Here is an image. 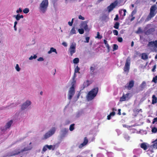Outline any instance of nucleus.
I'll use <instances>...</instances> for the list:
<instances>
[{"label":"nucleus","mask_w":157,"mask_h":157,"mask_svg":"<svg viewBox=\"0 0 157 157\" xmlns=\"http://www.w3.org/2000/svg\"><path fill=\"white\" fill-rule=\"evenodd\" d=\"M98 88V87H95L90 90L88 94L87 99L89 100H91L96 96Z\"/></svg>","instance_id":"f257e3e1"},{"label":"nucleus","mask_w":157,"mask_h":157,"mask_svg":"<svg viewBox=\"0 0 157 157\" xmlns=\"http://www.w3.org/2000/svg\"><path fill=\"white\" fill-rule=\"evenodd\" d=\"M48 5V1H42L39 7L40 12L44 13H45L47 10Z\"/></svg>","instance_id":"f03ea898"},{"label":"nucleus","mask_w":157,"mask_h":157,"mask_svg":"<svg viewBox=\"0 0 157 157\" xmlns=\"http://www.w3.org/2000/svg\"><path fill=\"white\" fill-rule=\"evenodd\" d=\"M131 59L130 57H128L126 60L125 66L124 67V71L125 72L128 73L130 69Z\"/></svg>","instance_id":"7ed1b4c3"},{"label":"nucleus","mask_w":157,"mask_h":157,"mask_svg":"<svg viewBox=\"0 0 157 157\" xmlns=\"http://www.w3.org/2000/svg\"><path fill=\"white\" fill-rule=\"evenodd\" d=\"M56 128L55 127H53L48 132L45 134L44 136V139H46L51 136L55 132Z\"/></svg>","instance_id":"20e7f679"},{"label":"nucleus","mask_w":157,"mask_h":157,"mask_svg":"<svg viewBox=\"0 0 157 157\" xmlns=\"http://www.w3.org/2000/svg\"><path fill=\"white\" fill-rule=\"evenodd\" d=\"M97 64H93L90 67V73L91 75H94L96 73L95 70L98 68Z\"/></svg>","instance_id":"39448f33"},{"label":"nucleus","mask_w":157,"mask_h":157,"mask_svg":"<svg viewBox=\"0 0 157 157\" xmlns=\"http://www.w3.org/2000/svg\"><path fill=\"white\" fill-rule=\"evenodd\" d=\"M151 25L150 24L147 25V26L145 27V30H147L146 31H145L144 33L145 34L147 35H149L151 34L152 33L155 31V29L154 28H151L148 29L149 28V27Z\"/></svg>","instance_id":"423d86ee"},{"label":"nucleus","mask_w":157,"mask_h":157,"mask_svg":"<svg viewBox=\"0 0 157 157\" xmlns=\"http://www.w3.org/2000/svg\"><path fill=\"white\" fill-rule=\"evenodd\" d=\"M75 92V88L71 87L68 92V98L69 100H71Z\"/></svg>","instance_id":"0eeeda50"},{"label":"nucleus","mask_w":157,"mask_h":157,"mask_svg":"<svg viewBox=\"0 0 157 157\" xmlns=\"http://www.w3.org/2000/svg\"><path fill=\"white\" fill-rule=\"evenodd\" d=\"M69 52H70V55L72 56L73 54L76 52V44H71L70 47L68 50Z\"/></svg>","instance_id":"6e6552de"},{"label":"nucleus","mask_w":157,"mask_h":157,"mask_svg":"<svg viewBox=\"0 0 157 157\" xmlns=\"http://www.w3.org/2000/svg\"><path fill=\"white\" fill-rule=\"evenodd\" d=\"M117 1H115L113 3H112L109 6L107 7L108 11L110 12L112 11L113 9L116 7L117 5Z\"/></svg>","instance_id":"1a4fd4ad"},{"label":"nucleus","mask_w":157,"mask_h":157,"mask_svg":"<svg viewBox=\"0 0 157 157\" xmlns=\"http://www.w3.org/2000/svg\"><path fill=\"white\" fill-rule=\"evenodd\" d=\"M134 85V81L133 80H131L129 81L128 83H127L125 86V87L128 90H130L133 86Z\"/></svg>","instance_id":"9d476101"},{"label":"nucleus","mask_w":157,"mask_h":157,"mask_svg":"<svg viewBox=\"0 0 157 157\" xmlns=\"http://www.w3.org/2000/svg\"><path fill=\"white\" fill-rule=\"evenodd\" d=\"M31 104L30 101H26L22 105L21 109L22 110H24L28 106H29Z\"/></svg>","instance_id":"9b49d317"},{"label":"nucleus","mask_w":157,"mask_h":157,"mask_svg":"<svg viewBox=\"0 0 157 157\" xmlns=\"http://www.w3.org/2000/svg\"><path fill=\"white\" fill-rule=\"evenodd\" d=\"M88 143V140L87 137H85L84 139V141L83 142L80 144L78 146L79 148H81L83 147L86 145Z\"/></svg>","instance_id":"f8f14e48"},{"label":"nucleus","mask_w":157,"mask_h":157,"mask_svg":"<svg viewBox=\"0 0 157 157\" xmlns=\"http://www.w3.org/2000/svg\"><path fill=\"white\" fill-rule=\"evenodd\" d=\"M147 144V143H142L140 144V147L144 150H146L150 147L149 145Z\"/></svg>","instance_id":"ddd939ff"},{"label":"nucleus","mask_w":157,"mask_h":157,"mask_svg":"<svg viewBox=\"0 0 157 157\" xmlns=\"http://www.w3.org/2000/svg\"><path fill=\"white\" fill-rule=\"evenodd\" d=\"M21 152L19 149H16L11 153V156H13L18 155Z\"/></svg>","instance_id":"4468645a"},{"label":"nucleus","mask_w":157,"mask_h":157,"mask_svg":"<svg viewBox=\"0 0 157 157\" xmlns=\"http://www.w3.org/2000/svg\"><path fill=\"white\" fill-rule=\"evenodd\" d=\"M146 85V82L144 81H143L139 86V90L142 91L145 88Z\"/></svg>","instance_id":"2eb2a0df"},{"label":"nucleus","mask_w":157,"mask_h":157,"mask_svg":"<svg viewBox=\"0 0 157 157\" xmlns=\"http://www.w3.org/2000/svg\"><path fill=\"white\" fill-rule=\"evenodd\" d=\"M129 95V93L126 94L125 95L123 94L122 96L120 98V101H125L126 100V98L128 97Z\"/></svg>","instance_id":"dca6fc26"},{"label":"nucleus","mask_w":157,"mask_h":157,"mask_svg":"<svg viewBox=\"0 0 157 157\" xmlns=\"http://www.w3.org/2000/svg\"><path fill=\"white\" fill-rule=\"evenodd\" d=\"M87 22L88 21H83L82 24V27L85 30H87L88 29V26L87 25Z\"/></svg>","instance_id":"f3484780"},{"label":"nucleus","mask_w":157,"mask_h":157,"mask_svg":"<svg viewBox=\"0 0 157 157\" xmlns=\"http://www.w3.org/2000/svg\"><path fill=\"white\" fill-rule=\"evenodd\" d=\"M154 45L155 47L157 48V40H155V41H151L149 42L148 44V46H150L151 45Z\"/></svg>","instance_id":"a211bd4d"},{"label":"nucleus","mask_w":157,"mask_h":157,"mask_svg":"<svg viewBox=\"0 0 157 157\" xmlns=\"http://www.w3.org/2000/svg\"><path fill=\"white\" fill-rule=\"evenodd\" d=\"M13 17H15L16 20L18 21L21 18H23L24 16L22 15H20V14H18L17 15H14Z\"/></svg>","instance_id":"6ab92c4d"},{"label":"nucleus","mask_w":157,"mask_h":157,"mask_svg":"<svg viewBox=\"0 0 157 157\" xmlns=\"http://www.w3.org/2000/svg\"><path fill=\"white\" fill-rule=\"evenodd\" d=\"M152 103L153 104L156 103L157 102V98L155 95H153L152 96Z\"/></svg>","instance_id":"aec40b11"},{"label":"nucleus","mask_w":157,"mask_h":157,"mask_svg":"<svg viewBox=\"0 0 157 157\" xmlns=\"http://www.w3.org/2000/svg\"><path fill=\"white\" fill-rule=\"evenodd\" d=\"M12 123H13L12 120H10L9 122H7L6 123V129H7V128H9L10 127Z\"/></svg>","instance_id":"412c9836"},{"label":"nucleus","mask_w":157,"mask_h":157,"mask_svg":"<svg viewBox=\"0 0 157 157\" xmlns=\"http://www.w3.org/2000/svg\"><path fill=\"white\" fill-rule=\"evenodd\" d=\"M90 85L89 81L88 80L84 82L83 84V89L88 86Z\"/></svg>","instance_id":"4be33fe9"},{"label":"nucleus","mask_w":157,"mask_h":157,"mask_svg":"<svg viewBox=\"0 0 157 157\" xmlns=\"http://www.w3.org/2000/svg\"><path fill=\"white\" fill-rule=\"evenodd\" d=\"M52 52H55L56 54L57 53V52H56V49H55V48H54L53 47H52V48H50V50L48 52V54H50Z\"/></svg>","instance_id":"5701e85b"},{"label":"nucleus","mask_w":157,"mask_h":157,"mask_svg":"<svg viewBox=\"0 0 157 157\" xmlns=\"http://www.w3.org/2000/svg\"><path fill=\"white\" fill-rule=\"evenodd\" d=\"M154 144L152 145L154 148L157 149V139L153 142Z\"/></svg>","instance_id":"b1692460"},{"label":"nucleus","mask_w":157,"mask_h":157,"mask_svg":"<svg viewBox=\"0 0 157 157\" xmlns=\"http://www.w3.org/2000/svg\"><path fill=\"white\" fill-rule=\"evenodd\" d=\"M104 43L105 44L106 48H107L108 50V52H109V50H110V47H109V44L107 43V41L105 40H104Z\"/></svg>","instance_id":"393cba45"},{"label":"nucleus","mask_w":157,"mask_h":157,"mask_svg":"<svg viewBox=\"0 0 157 157\" xmlns=\"http://www.w3.org/2000/svg\"><path fill=\"white\" fill-rule=\"evenodd\" d=\"M148 57L147 55L145 53H143L141 56V58L144 60H145L148 59Z\"/></svg>","instance_id":"a878e982"},{"label":"nucleus","mask_w":157,"mask_h":157,"mask_svg":"<svg viewBox=\"0 0 157 157\" xmlns=\"http://www.w3.org/2000/svg\"><path fill=\"white\" fill-rule=\"evenodd\" d=\"M151 132L153 133H155L157 132V128L154 126L151 128Z\"/></svg>","instance_id":"bb28decb"},{"label":"nucleus","mask_w":157,"mask_h":157,"mask_svg":"<svg viewBox=\"0 0 157 157\" xmlns=\"http://www.w3.org/2000/svg\"><path fill=\"white\" fill-rule=\"evenodd\" d=\"M76 33V31L75 27H73L71 29L70 32V34L71 35H73Z\"/></svg>","instance_id":"cd10ccee"},{"label":"nucleus","mask_w":157,"mask_h":157,"mask_svg":"<svg viewBox=\"0 0 157 157\" xmlns=\"http://www.w3.org/2000/svg\"><path fill=\"white\" fill-rule=\"evenodd\" d=\"M120 24L118 22H116L114 24L113 27L116 29H118L119 28Z\"/></svg>","instance_id":"c85d7f7f"},{"label":"nucleus","mask_w":157,"mask_h":157,"mask_svg":"<svg viewBox=\"0 0 157 157\" xmlns=\"http://www.w3.org/2000/svg\"><path fill=\"white\" fill-rule=\"evenodd\" d=\"M74 125H75V124H72L70 125V127H69V130L70 131H72L74 129V128H75Z\"/></svg>","instance_id":"c756f323"},{"label":"nucleus","mask_w":157,"mask_h":157,"mask_svg":"<svg viewBox=\"0 0 157 157\" xmlns=\"http://www.w3.org/2000/svg\"><path fill=\"white\" fill-rule=\"evenodd\" d=\"M102 37V36L101 35H100V33L99 32H98L97 33V36L95 37V38H98V39H101Z\"/></svg>","instance_id":"7c9ffc66"},{"label":"nucleus","mask_w":157,"mask_h":157,"mask_svg":"<svg viewBox=\"0 0 157 157\" xmlns=\"http://www.w3.org/2000/svg\"><path fill=\"white\" fill-rule=\"evenodd\" d=\"M73 63L75 64H77L79 63V59L78 58H75L73 60Z\"/></svg>","instance_id":"2f4dec72"},{"label":"nucleus","mask_w":157,"mask_h":157,"mask_svg":"<svg viewBox=\"0 0 157 157\" xmlns=\"http://www.w3.org/2000/svg\"><path fill=\"white\" fill-rule=\"evenodd\" d=\"M155 6H152L150 8V11L155 12Z\"/></svg>","instance_id":"473e14b6"},{"label":"nucleus","mask_w":157,"mask_h":157,"mask_svg":"<svg viewBox=\"0 0 157 157\" xmlns=\"http://www.w3.org/2000/svg\"><path fill=\"white\" fill-rule=\"evenodd\" d=\"M76 83V82L75 80H73V81L71 83V87L75 88Z\"/></svg>","instance_id":"72a5a7b5"},{"label":"nucleus","mask_w":157,"mask_h":157,"mask_svg":"<svg viewBox=\"0 0 157 157\" xmlns=\"http://www.w3.org/2000/svg\"><path fill=\"white\" fill-rule=\"evenodd\" d=\"M123 126L124 127L126 128H129L130 127H132L133 126H135V125H132L131 126H128L126 124H123Z\"/></svg>","instance_id":"f704fd0d"},{"label":"nucleus","mask_w":157,"mask_h":157,"mask_svg":"<svg viewBox=\"0 0 157 157\" xmlns=\"http://www.w3.org/2000/svg\"><path fill=\"white\" fill-rule=\"evenodd\" d=\"M78 32L80 34H82L84 33V30L82 29H78Z\"/></svg>","instance_id":"c9c22d12"},{"label":"nucleus","mask_w":157,"mask_h":157,"mask_svg":"<svg viewBox=\"0 0 157 157\" xmlns=\"http://www.w3.org/2000/svg\"><path fill=\"white\" fill-rule=\"evenodd\" d=\"M29 10L28 8H26L23 10V12L25 13H27L29 12Z\"/></svg>","instance_id":"e433bc0d"},{"label":"nucleus","mask_w":157,"mask_h":157,"mask_svg":"<svg viewBox=\"0 0 157 157\" xmlns=\"http://www.w3.org/2000/svg\"><path fill=\"white\" fill-rule=\"evenodd\" d=\"M46 145L47 147V148L49 150H50L52 149V150H54V147L53 148V146L52 145Z\"/></svg>","instance_id":"4c0bfd02"},{"label":"nucleus","mask_w":157,"mask_h":157,"mask_svg":"<svg viewBox=\"0 0 157 157\" xmlns=\"http://www.w3.org/2000/svg\"><path fill=\"white\" fill-rule=\"evenodd\" d=\"M118 46L116 44H114L113 46V51H114L118 49Z\"/></svg>","instance_id":"58836bf2"},{"label":"nucleus","mask_w":157,"mask_h":157,"mask_svg":"<svg viewBox=\"0 0 157 157\" xmlns=\"http://www.w3.org/2000/svg\"><path fill=\"white\" fill-rule=\"evenodd\" d=\"M80 70V68L78 67V66H77L75 68V73H77L78 72H79V71Z\"/></svg>","instance_id":"ea45409f"},{"label":"nucleus","mask_w":157,"mask_h":157,"mask_svg":"<svg viewBox=\"0 0 157 157\" xmlns=\"http://www.w3.org/2000/svg\"><path fill=\"white\" fill-rule=\"evenodd\" d=\"M30 150V149L28 148V147H25L24 148V149H22L21 150V152H23L25 151H28L29 150Z\"/></svg>","instance_id":"a19ab883"},{"label":"nucleus","mask_w":157,"mask_h":157,"mask_svg":"<svg viewBox=\"0 0 157 157\" xmlns=\"http://www.w3.org/2000/svg\"><path fill=\"white\" fill-rule=\"evenodd\" d=\"M154 12H155L150 11L149 15L150 16L151 18L153 17L155 15V14L154 13Z\"/></svg>","instance_id":"79ce46f5"},{"label":"nucleus","mask_w":157,"mask_h":157,"mask_svg":"<svg viewBox=\"0 0 157 157\" xmlns=\"http://www.w3.org/2000/svg\"><path fill=\"white\" fill-rule=\"evenodd\" d=\"M152 82L155 83H156L157 82V76H156L155 77H154L152 79Z\"/></svg>","instance_id":"37998d69"},{"label":"nucleus","mask_w":157,"mask_h":157,"mask_svg":"<svg viewBox=\"0 0 157 157\" xmlns=\"http://www.w3.org/2000/svg\"><path fill=\"white\" fill-rule=\"evenodd\" d=\"M113 32L114 34L116 36H117L118 34V31L116 30H113Z\"/></svg>","instance_id":"c03bdc74"},{"label":"nucleus","mask_w":157,"mask_h":157,"mask_svg":"<svg viewBox=\"0 0 157 157\" xmlns=\"http://www.w3.org/2000/svg\"><path fill=\"white\" fill-rule=\"evenodd\" d=\"M15 69L17 71H20V68L19 67L18 64H16L15 67Z\"/></svg>","instance_id":"a18cd8bd"},{"label":"nucleus","mask_w":157,"mask_h":157,"mask_svg":"<svg viewBox=\"0 0 157 157\" xmlns=\"http://www.w3.org/2000/svg\"><path fill=\"white\" fill-rule=\"evenodd\" d=\"M47 147L46 145L43 147L42 149V151L43 152H45L47 150Z\"/></svg>","instance_id":"49530a36"},{"label":"nucleus","mask_w":157,"mask_h":157,"mask_svg":"<svg viewBox=\"0 0 157 157\" xmlns=\"http://www.w3.org/2000/svg\"><path fill=\"white\" fill-rule=\"evenodd\" d=\"M117 40L120 42H121L123 41V39L121 37H119L117 39Z\"/></svg>","instance_id":"de8ad7c7"},{"label":"nucleus","mask_w":157,"mask_h":157,"mask_svg":"<svg viewBox=\"0 0 157 157\" xmlns=\"http://www.w3.org/2000/svg\"><path fill=\"white\" fill-rule=\"evenodd\" d=\"M156 122H157V117H155L153 119L152 123V124H154Z\"/></svg>","instance_id":"09e8293b"},{"label":"nucleus","mask_w":157,"mask_h":157,"mask_svg":"<svg viewBox=\"0 0 157 157\" xmlns=\"http://www.w3.org/2000/svg\"><path fill=\"white\" fill-rule=\"evenodd\" d=\"M156 68V65H155L153 67L151 71L153 72H154L155 71V69Z\"/></svg>","instance_id":"8fccbe9b"},{"label":"nucleus","mask_w":157,"mask_h":157,"mask_svg":"<svg viewBox=\"0 0 157 157\" xmlns=\"http://www.w3.org/2000/svg\"><path fill=\"white\" fill-rule=\"evenodd\" d=\"M78 18L82 20H83L85 19L84 17H82L81 15H80L78 16Z\"/></svg>","instance_id":"3c124183"},{"label":"nucleus","mask_w":157,"mask_h":157,"mask_svg":"<svg viewBox=\"0 0 157 157\" xmlns=\"http://www.w3.org/2000/svg\"><path fill=\"white\" fill-rule=\"evenodd\" d=\"M89 40H90V37H88V36L86 37V41L85 42L86 43H88L89 42Z\"/></svg>","instance_id":"603ef678"},{"label":"nucleus","mask_w":157,"mask_h":157,"mask_svg":"<svg viewBox=\"0 0 157 157\" xmlns=\"http://www.w3.org/2000/svg\"><path fill=\"white\" fill-rule=\"evenodd\" d=\"M22 12V10L20 8H19V9L16 11V12L17 13H19V12L21 13Z\"/></svg>","instance_id":"864d4df0"},{"label":"nucleus","mask_w":157,"mask_h":157,"mask_svg":"<svg viewBox=\"0 0 157 157\" xmlns=\"http://www.w3.org/2000/svg\"><path fill=\"white\" fill-rule=\"evenodd\" d=\"M115 114V112L114 111H113L111 113H110L109 115L111 116H114Z\"/></svg>","instance_id":"5fc2aeb1"},{"label":"nucleus","mask_w":157,"mask_h":157,"mask_svg":"<svg viewBox=\"0 0 157 157\" xmlns=\"http://www.w3.org/2000/svg\"><path fill=\"white\" fill-rule=\"evenodd\" d=\"M44 59L42 57H40L37 59L38 61H43L44 60Z\"/></svg>","instance_id":"6e6d98bb"},{"label":"nucleus","mask_w":157,"mask_h":157,"mask_svg":"<svg viewBox=\"0 0 157 157\" xmlns=\"http://www.w3.org/2000/svg\"><path fill=\"white\" fill-rule=\"evenodd\" d=\"M118 18H119V17H118V14H117L116 15V17H115V18H114V20L115 21H117L118 20Z\"/></svg>","instance_id":"4d7b16f0"},{"label":"nucleus","mask_w":157,"mask_h":157,"mask_svg":"<svg viewBox=\"0 0 157 157\" xmlns=\"http://www.w3.org/2000/svg\"><path fill=\"white\" fill-rule=\"evenodd\" d=\"M121 109H118V113H117V114L118 115H121Z\"/></svg>","instance_id":"13d9d810"},{"label":"nucleus","mask_w":157,"mask_h":157,"mask_svg":"<svg viewBox=\"0 0 157 157\" xmlns=\"http://www.w3.org/2000/svg\"><path fill=\"white\" fill-rule=\"evenodd\" d=\"M111 118V116L109 114L107 116V119L108 120H109Z\"/></svg>","instance_id":"bf43d9fd"},{"label":"nucleus","mask_w":157,"mask_h":157,"mask_svg":"<svg viewBox=\"0 0 157 157\" xmlns=\"http://www.w3.org/2000/svg\"><path fill=\"white\" fill-rule=\"evenodd\" d=\"M62 44H63V45L65 47H66L67 46L66 43L65 42H63L62 43Z\"/></svg>","instance_id":"052dcab7"},{"label":"nucleus","mask_w":157,"mask_h":157,"mask_svg":"<svg viewBox=\"0 0 157 157\" xmlns=\"http://www.w3.org/2000/svg\"><path fill=\"white\" fill-rule=\"evenodd\" d=\"M124 138L125 139H126L127 140H128L129 139V137L128 136L125 135V136H124Z\"/></svg>","instance_id":"680f3d73"},{"label":"nucleus","mask_w":157,"mask_h":157,"mask_svg":"<svg viewBox=\"0 0 157 157\" xmlns=\"http://www.w3.org/2000/svg\"><path fill=\"white\" fill-rule=\"evenodd\" d=\"M68 24L69 25H70V26H71L72 25L73 23H72V22L71 21V22L69 21L68 22Z\"/></svg>","instance_id":"e2e57ef3"},{"label":"nucleus","mask_w":157,"mask_h":157,"mask_svg":"<svg viewBox=\"0 0 157 157\" xmlns=\"http://www.w3.org/2000/svg\"><path fill=\"white\" fill-rule=\"evenodd\" d=\"M76 77V75L75 73L73 77V80H75V78Z\"/></svg>","instance_id":"0e129e2a"},{"label":"nucleus","mask_w":157,"mask_h":157,"mask_svg":"<svg viewBox=\"0 0 157 157\" xmlns=\"http://www.w3.org/2000/svg\"><path fill=\"white\" fill-rule=\"evenodd\" d=\"M134 42L133 41H132V42L131 44V46L132 47H133V46L134 45Z\"/></svg>","instance_id":"69168bd1"},{"label":"nucleus","mask_w":157,"mask_h":157,"mask_svg":"<svg viewBox=\"0 0 157 157\" xmlns=\"http://www.w3.org/2000/svg\"><path fill=\"white\" fill-rule=\"evenodd\" d=\"M37 56L36 55H34V56H33V59H35L37 58Z\"/></svg>","instance_id":"338daca9"},{"label":"nucleus","mask_w":157,"mask_h":157,"mask_svg":"<svg viewBox=\"0 0 157 157\" xmlns=\"http://www.w3.org/2000/svg\"><path fill=\"white\" fill-rule=\"evenodd\" d=\"M134 19H135V17H133L131 19L130 21H133Z\"/></svg>","instance_id":"774afa93"}]
</instances>
